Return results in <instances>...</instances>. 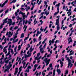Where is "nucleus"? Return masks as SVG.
Returning <instances> with one entry per match:
<instances>
[{
  "mask_svg": "<svg viewBox=\"0 0 76 76\" xmlns=\"http://www.w3.org/2000/svg\"><path fill=\"white\" fill-rule=\"evenodd\" d=\"M12 64H11V62L9 61V65L6 66L5 68L6 69L4 70V73H6V72H7L8 73H9V69H10V68L12 67Z\"/></svg>",
  "mask_w": 76,
  "mask_h": 76,
  "instance_id": "f257e3e1",
  "label": "nucleus"
},
{
  "mask_svg": "<svg viewBox=\"0 0 76 76\" xmlns=\"http://www.w3.org/2000/svg\"><path fill=\"white\" fill-rule=\"evenodd\" d=\"M67 55H66L65 56V58H66V60L68 61V67H69V66H70V67H72V66H73V64H71L72 62L71 61V60L70 59H69V57H67Z\"/></svg>",
  "mask_w": 76,
  "mask_h": 76,
  "instance_id": "f03ea898",
  "label": "nucleus"
},
{
  "mask_svg": "<svg viewBox=\"0 0 76 76\" xmlns=\"http://www.w3.org/2000/svg\"><path fill=\"white\" fill-rule=\"evenodd\" d=\"M11 47H12V45H9V47L8 48V50L9 51L8 52H9V53H10L11 52L12 55H13L14 54V52H13V49L11 48Z\"/></svg>",
  "mask_w": 76,
  "mask_h": 76,
  "instance_id": "7ed1b4c3",
  "label": "nucleus"
},
{
  "mask_svg": "<svg viewBox=\"0 0 76 76\" xmlns=\"http://www.w3.org/2000/svg\"><path fill=\"white\" fill-rule=\"evenodd\" d=\"M30 51L28 50L27 52V54H28V55H27L26 54H24V57L25 58H27V57H31V56L32 53H29Z\"/></svg>",
  "mask_w": 76,
  "mask_h": 76,
  "instance_id": "20e7f679",
  "label": "nucleus"
},
{
  "mask_svg": "<svg viewBox=\"0 0 76 76\" xmlns=\"http://www.w3.org/2000/svg\"><path fill=\"white\" fill-rule=\"evenodd\" d=\"M34 0H32V1L31 2V4L32 5V8H31V10H33L34 8V7H35V4H36V3L35 2L34 3H33V2H34Z\"/></svg>",
  "mask_w": 76,
  "mask_h": 76,
  "instance_id": "39448f33",
  "label": "nucleus"
},
{
  "mask_svg": "<svg viewBox=\"0 0 76 76\" xmlns=\"http://www.w3.org/2000/svg\"><path fill=\"white\" fill-rule=\"evenodd\" d=\"M12 40H13V42H12V43L13 44H14V43H15V42H17L18 40H19V39H17L16 40H15V41H14V39H13V38H10V41H12Z\"/></svg>",
  "mask_w": 76,
  "mask_h": 76,
  "instance_id": "423d86ee",
  "label": "nucleus"
},
{
  "mask_svg": "<svg viewBox=\"0 0 76 76\" xmlns=\"http://www.w3.org/2000/svg\"><path fill=\"white\" fill-rule=\"evenodd\" d=\"M20 14H21L23 16V19H25V18H27V16H26V15H25V13H23V12H20Z\"/></svg>",
  "mask_w": 76,
  "mask_h": 76,
  "instance_id": "0eeeda50",
  "label": "nucleus"
},
{
  "mask_svg": "<svg viewBox=\"0 0 76 76\" xmlns=\"http://www.w3.org/2000/svg\"><path fill=\"white\" fill-rule=\"evenodd\" d=\"M9 0H7L2 5H1V4H0V7H4V5H5L7 3V2H8V1Z\"/></svg>",
  "mask_w": 76,
  "mask_h": 76,
  "instance_id": "6e6552de",
  "label": "nucleus"
},
{
  "mask_svg": "<svg viewBox=\"0 0 76 76\" xmlns=\"http://www.w3.org/2000/svg\"><path fill=\"white\" fill-rule=\"evenodd\" d=\"M12 23V20L11 19H8V22L7 23V24H9V26H10Z\"/></svg>",
  "mask_w": 76,
  "mask_h": 76,
  "instance_id": "1a4fd4ad",
  "label": "nucleus"
},
{
  "mask_svg": "<svg viewBox=\"0 0 76 76\" xmlns=\"http://www.w3.org/2000/svg\"><path fill=\"white\" fill-rule=\"evenodd\" d=\"M22 66H21L19 68V71L17 75V76H19V74L20 73V72L22 71Z\"/></svg>",
  "mask_w": 76,
  "mask_h": 76,
  "instance_id": "9d476101",
  "label": "nucleus"
},
{
  "mask_svg": "<svg viewBox=\"0 0 76 76\" xmlns=\"http://www.w3.org/2000/svg\"><path fill=\"white\" fill-rule=\"evenodd\" d=\"M13 32H12H12L11 31H9V32L8 31H7L6 34V35L7 36V35H8V34H9V35H11V36H12L13 35Z\"/></svg>",
  "mask_w": 76,
  "mask_h": 76,
  "instance_id": "9b49d317",
  "label": "nucleus"
},
{
  "mask_svg": "<svg viewBox=\"0 0 76 76\" xmlns=\"http://www.w3.org/2000/svg\"><path fill=\"white\" fill-rule=\"evenodd\" d=\"M7 57H6L4 58V62H5L6 64H8L9 61V60H7Z\"/></svg>",
  "mask_w": 76,
  "mask_h": 76,
  "instance_id": "f8f14e48",
  "label": "nucleus"
},
{
  "mask_svg": "<svg viewBox=\"0 0 76 76\" xmlns=\"http://www.w3.org/2000/svg\"><path fill=\"white\" fill-rule=\"evenodd\" d=\"M60 61V63L61 64V67H63V62L61 61V60H58V61H57V63L59 62V61Z\"/></svg>",
  "mask_w": 76,
  "mask_h": 76,
  "instance_id": "ddd939ff",
  "label": "nucleus"
},
{
  "mask_svg": "<svg viewBox=\"0 0 76 76\" xmlns=\"http://www.w3.org/2000/svg\"><path fill=\"white\" fill-rule=\"evenodd\" d=\"M70 11H71V9H70L68 10V11L67 12V14H69H69L68 15V16H70V15H72V12Z\"/></svg>",
  "mask_w": 76,
  "mask_h": 76,
  "instance_id": "4468645a",
  "label": "nucleus"
},
{
  "mask_svg": "<svg viewBox=\"0 0 76 76\" xmlns=\"http://www.w3.org/2000/svg\"><path fill=\"white\" fill-rule=\"evenodd\" d=\"M76 0H75V1H72L71 3V4H72L73 6H75V7H76ZM75 4H76V5H75Z\"/></svg>",
  "mask_w": 76,
  "mask_h": 76,
  "instance_id": "2eb2a0df",
  "label": "nucleus"
},
{
  "mask_svg": "<svg viewBox=\"0 0 76 76\" xmlns=\"http://www.w3.org/2000/svg\"><path fill=\"white\" fill-rule=\"evenodd\" d=\"M71 38H72L71 37H69V39H68V43L69 44L70 42H72V41H73V40L72 39H71Z\"/></svg>",
  "mask_w": 76,
  "mask_h": 76,
  "instance_id": "dca6fc26",
  "label": "nucleus"
},
{
  "mask_svg": "<svg viewBox=\"0 0 76 76\" xmlns=\"http://www.w3.org/2000/svg\"><path fill=\"white\" fill-rule=\"evenodd\" d=\"M18 68H15V72L14 73V75H16L17 73H18Z\"/></svg>",
  "mask_w": 76,
  "mask_h": 76,
  "instance_id": "f3484780",
  "label": "nucleus"
},
{
  "mask_svg": "<svg viewBox=\"0 0 76 76\" xmlns=\"http://www.w3.org/2000/svg\"><path fill=\"white\" fill-rule=\"evenodd\" d=\"M41 58H42V56H40L39 58H38V57L37 56V57H36L35 58V59L37 60H39V59H41Z\"/></svg>",
  "mask_w": 76,
  "mask_h": 76,
  "instance_id": "a211bd4d",
  "label": "nucleus"
},
{
  "mask_svg": "<svg viewBox=\"0 0 76 76\" xmlns=\"http://www.w3.org/2000/svg\"><path fill=\"white\" fill-rule=\"evenodd\" d=\"M59 25V19H57L56 20V25Z\"/></svg>",
  "mask_w": 76,
  "mask_h": 76,
  "instance_id": "6ab92c4d",
  "label": "nucleus"
},
{
  "mask_svg": "<svg viewBox=\"0 0 76 76\" xmlns=\"http://www.w3.org/2000/svg\"><path fill=\"white\" fill-rule=\"evenodd\" d=\"M43 50L44 49L42 48L40 49V51L42 54H43V53H44V50Z\"/></svg>",
  "mask_w": 76,
  "mask_h": 76,
  "instance_id": "aec40b11",
  "label": "nucleus"
},
{
  "mask_svg": "<svg viewBox=\"0 0 76 76\" xmlns=\"http://www.w3.org/2000/svg\"><path fill=\"white\" fill-rule=\"evenodd\" d=\"M70 54H69V56H70L71 55H73V54H74V52L73 51V50H71L70 52Z\"/></svg>",
  "mask_w": 76,
  "mask_h": 76,
  "instance_id": "412c9836",
  "label": "nucleus"
},
{
  "mask_svg": "<svg viewBox=\"0 0 76 76\" xmlns=\"http://www.w3.org/2000/svg\"><path fill=\"white\" fill-rule=\"evenodd\" d=\"M22 44H22L20 45H19L18 46V51H19V50H20L21 48V47H22Z\"/></svg>",
  "mask_w": 76,
  "mask_h": 76,
  "instance_id": "4be33fe9",
  "label": "nucleus"
},
{
  "mask_svg": "<svg viewBox=\"0 0 76 76\" xmlns=\"http://www.w3.org/2000/svg\"><path fill=\"white\" fill-rule=\"evenodd\" d=\"M34 50V48H32V46H31L30 48V53L32 52V51H33Z\"/></svg>",
  "mask_w": 76,
  "mask_h": 76,
  "instance_id": "5701e85b",
  "label": "nucleus"
},
{
  "mask_svg": "<svg viewBox=\"0 0 76 76\" xmlns=\"http://www.w3.org/2000/svg\"><path fill=\"white\" fill-rule=\"evenodd\" d=\"M41 33V32L39 31H37L36 34V37H38L39 34H40Z\"/></svg>",
  "mask_w": 76,
  "mask_h": 76,
  "instance_id": "b1692460",
  "label": "nucleus"
},
{
  "mask_svg": "<svg viewBox=\"0 0 76 76\" xmlns=\"http://www.w3.org/2000/svg\"><path fill=\"white\" fill-rule=\"evenodd\" d=\"M42 34H41L40 36L39 37V41H41V39H42V38L41 37H42Z\"/></svg>",
  "mask_w": 76,
  "mask_h": 76,
  "instance_id": "393cba45",
  "label": "nucleus"
},
{
  "mask_svg": "<svg viewBox=\"0 0 76 76\" xmlns=\"http://www.w3.org/2000/svg\"><path fill=\"white\" fill-rule=\"evenodd\" d=\"M3 58H1L0 59V64H4V62H3Z\"/></svg>",
  "mask_w": 76,
  "mask_h": 76,
  "instance_id": "a878e982",
  "label": "nucleus"
},
{
  "mask_svg": "<svg viewBox=\"0 0 76 76\" xmlns=\"http://www.w3.org/2000/svg\"><path fill=\"white\" fill-rule=\"evenodd\" d=\"M4 42H2V45H4V44H5L6 43V38H5L4 39Z\"/></svg>",
  "mask_w": 76,
  "mask_h": 76,
  "instance_id": "bb28decb",
  "label": "nucleus"
},
{
  "mask_svg": "<svg viewBox=\"0 0 76 76\" xmlns=\"http://www.w3.org/2000/svg\"><path fill=\"white\" fill-rule=\"evenodd\" d=\"M69 73V71H68V70H66L65 71V73L64 76H66V75H67Z\"/></svg>",
  "mask_w": 76,
  "mask_h": 76,
  "instance_id": "cd10ccee",
  "label": "nucleus"
},
{
  "mask_svg": "<svg viewBox=\"0 0 76 76\" xmlns=\"http://www.w3.org/2000/svg\"><path fill=\"white\" fill-rule=\"evenodd\" d=\"M56 70L57 72H58V74H59L61 73V71H60V69H57Z\"/></svg>",
  "mask_w": 76,
  "mask_h": 76,
  "instance_id": "c85d7f7f",
  "label": "nucleus"
},
{
  "mask_svg": "<svg viewBox=\"0 0 76 76\" xmlns=\"http://www.w3.org/2000/svg\"><path fill=\"white\" fill-rule=\"evenodd\" d=\"M17 20H20V22H22V20H21L22 19V18H19V17H18L17 18Z\"/></svg>",
  "mask_w": 76,
  "mask_h": 76,
  "instance_id": "c756f323",
  "label": "nucleus"
},
{
  "mask_svg": "<svg viewBox=\"0 0 76 76\" xmlns=\"http://www.w3.org/2000/svg\"><path fill=\"white\" fill-rule=\"evenodd\" d=\"M44 61H45V63H47V61H48V58H45L44 59Z\"/></svg>",
  "mask_w": 76,
  "mask_h": 76,
  "instance_id": "7c9ffc66",
  "label": "nucleus"
},
{
  "mask_svg": "<svg viewBox=\"0 0 76 76\" xmlns=\"http://www.w3.org/2000/svg\"><path fill=\"white\" fill-rule=\"evenodd\" d=\"M16 1V0H13V1L10 3V4H11L12 3H15Z\"/></svg>",
  "mask_w": 76,
  "mask_h": 76,
  "instance_id": "2f4dec72",
  "label": "nucleus"
},
{
  "mask_svg": "<svg viewBox=\"0 0 76 76\" xmlns=\"http://www.w3.org/2000/svg\"><path fill=\"white\" fill-rule=\"evenodd\" d=\"M49 14V12H47V11H46L45 13V15H46V16H48Z\"/></svg>",
  "mask_w": 76,
  "mask_h": 76,
  "instance_id": "473e14b6",
  "label": "nucleus"
},
{
  "mask_svg": "<svg viewBox=\"0 0 76 76\" xmlns=\"http://www.w3.org/2000/svg\"><path fill=\"white\" fill-rule=\"evenodd\" d=\"M25 35V33H22L21 34L20 36V38H23L24 37V35Z\"/></svg>",
  "mask_w": 76,
  "mask_h": 76,
  "instance_id": "72a5a7b5",
  "label": "nucleus"
},
{
  "mask_svg": "<svg viewBox=\"0 0 76 76\" xmlns=\"http://www.w3.org/2000/svg\"><path fill=\"white\" fill-rule=\"evenodd\" d=\"M16 38H17V35H13V39H14V40H15V39H16Z\"/></svg>",
  "mask_w": 76,
  "mask_h": 76,
  "instance_id": "f704fd0d",
  "label": "nucleus"
},
{
  "mask_svg": "<svg viewBox=\"0 0 76 76\" xmlns=\"http://www.w3.org/2000/svg\"><path fill=\"white\" fill-rule=\"evenodd\" d=\"M54 40H55V38H54L52 39V41L51 40L52 44H53V43H54V42H55Z\"/></svg>",
  "mask_w": 76,
  "mask_h": 76,
  "instance_id": "c9c22d12",
  "label": "nucleus"
},
{
  "mask_svg": "<svg viewBox=\"0 0 76 76\" xmlns=\"http://www.w3.org/2000/svg\"><path fill=\"white\" fill-rule=\"evenodd\" d=\"M37 22L38 21H36V19H35L34 21V25H35V24H36V23H37Z\"/></svg>",
  "mask_w": 76,
  "mask_h": 76,
  "instance_id": "e433bc0d",
  "label": "nucleus"
},
{
  "mask_svg": "<svg viewBox=\"0 0 76 76\" xmlns=\"http://www.w3.org/2000/svg\"><path fill=\"white\" fill-rule=\"evenodd\" d=\"M57 30H58L60 29V27L59 26V25H57Z\"/></svg>",
  "mask_w": 76,
  "mask_h": 76,
  "instance_id": "4c0bfd02",
  "label": "nucleus"
},
{
  "mask_svg": "<svg viewBox=\"0 0 76 76\" xmlns=\"http://www.w3.org/2000/svg\"><path fill=\"white\" fill-rule=\"evenodd\" d=\"M53 75L54 76H55V75H56V69H54L53 70Z\"/></svg>",
  "mask_w": 76,
  "mask_h": 76,
  "instance_id": "58836bf2",
  "label": "nucleus"
},
{
  "mask_svg": "<svg viewBox=\"0 0 76 76\" xmlns=\"http://www.w3.org/2000/svg\"><path fill=\"white\" fill-rule=\"evenodd\" d=\"M12 29H13V27H11L10 28L9 30H10V31H11L12 32H13V30H12Z\"/></svg>",
  "mask_w": 76,
  "mask_h": 76,
  "instance_id": "ea45409f",
  "label": "nucleus"
},
{
  "mask_svg": "<svg viewBox=\"0 0 76 76\" xmlns=\"http://www.w3.org/2000/svg\"><path fill=\"white\" fill-rule=\"evenodd\" d=\"M67 7L66 6H66H64L63 7V9H67Z\"/></svg>",
  "mask_w": 76,
  "mask_h": 76,
  "instance_id": "a19ab883",
  "label": "nucleus"
},
{
  "mask_svg": "<svg viewBox=\"0 0 76 76\" xmlns=\"http://www.w3.org/2000/svg\"><path fill=\"white\" fill-rule=\"evenodd\" d=\"M38 65L37 64H35L34 66V68L37 69V67H38Z\"/></svg>",
  "mask_w": 76,
  "mask_h": 76,
  "instance_id": "79ce46f5",
  "label": "nucleus"
},
{
  "mask_svg": "<svg viewBox=\"0 0 76 76\" xmlns=\"http://www.w3.org/2000/svg\"><path fill=\"white\" fill-rule=\"evenodd\" d=\"M41 2H42V1L40 0L39 3L38 4V5H39L41 4Z\"/></svg>",
  "mask_w": 76,
  "mask_h": 76,
  "instance_id": "37998d69",
  "label": "nucleus"
},
{
  "mask_svg": "<svg viewBox=\"0 0 76 76\" xmlns=\"http://www.w3.org/2000/svg\"><path fill=\"white\" fill-rule=\"evenodd\" d=\"M22 63H23V66H25V64H26V62H24V61H23L22 62Z\"/></svg>",
  "mask_w": 76,
  "mask_h": 76,
  "instance_id": "c03bdc74",
  "label": "nucleus"
},
{
  "mask_svg": "<svg viewBox=\"0 0 76 76\" xmlns=\"http://www.w3.org/2000/svg\"><path fill=\"white\" fill-rule=\"evenodd\" d=\"M41 41L39 42V44H37L36 46H37V47H38V46L39 45H40V44H41Z\"/></svg>",
  "mask_w": 76,
  "mask_h": 76,
  "instance_id": "a18cd8bd",
  "label": "nucleus"
},
{
  "mask_svg": "<svg viewBox=\"0 0 76 76\" xmlns=\"http://www.w3.org/2000/svg\"><path fill=\"white\" fill-rule=\"evenodd\" d=\"M7 21H6V20H4L3 24H4V23H7Z\"/></svg>",
  "mask_w": 76,
  "mask_h": 76,
  "instance_id": "49530a36",
  "label": "nucleus"
},
{
  "mask_svg": "<svg viewBox=\"0 0 76 76\" xmlns=\"http://www.w3.org/2000/svg\"><path fill=\"white\" fill-rule=\"evenodd\" d=\"M17 48H18L17 46H16V47H15V48H14V52H16V49H17Z\"/></svg>",
  "mask_w": 76,
  "mask_h": 76,
  "instance_id": "de8ad7c7",
  "label": "nucleus"
},
{
  "mask_svg": "<svg viewBox=\"0 0 76 76\" xmlns=\"http://www.w3.org/2000/svg\"><path fill=\"white\" fill-rule=\"evenodd\" d=\"M60 3H59L58 4H57L56 5V7H59V6H60Z\"/></svg>",
  "mask_w": 76,
  "mask_h": 76,
  "instance_id": "09e8293b",
  "label": "nucleus"
},
{
  "mask_svg": "<svg viewBox=\"0 0 76 76\" xmlns=\"http://www.w3.org/2000/svg\"><path fill=\"white\" fill-rule=\"evenodd\" d=\"M32 69V67H31V66H28V67H27V69Z\"/></svg>",
  "mask_w": 76,
  "mask_h": 76,
  "instance_id": "8fccbe9b",
  "label": "nucleus"
},
{
  "mask_svg": "<svg viewBox=\"0 0 76 76\" xmlns=\"http://www.w3.org/2000/svg\"><path fill=\"white\" fill-rule=\"evenodd\" d=\"M4 25V24L3 23L1 25V26H0V28L1 29V28H3V26Z\"/></svg>",
  "mask_w": 76,
  "mask_h": 76,
  "instance_id": "3c124183",
  "label": "nucleus"
},
{
  "mask_svg": "<svg viewBox=\"0 0 76 76\" xmlns=\"http://www.w3.org/2000/svg\"><path fill=\"white\" fill-rule=\"evenodd\" d=\"M33 41H34V42H37V39L35 38H34L33 39Z\"/></svg>",
  "mask_w": 76,
  "mask_h": 76,
  "instance_id": "603ef678",
  "label": "nucleus"
},
{
  "mask_svg": "<svg viewBox=\"0 0 76 76\" xmlns=\"http://www.w3.org/2000/svg\"><path fill=\"white\" fill-rule=\"evenodd\" d=\"M67 26H65V27H63V30H65V29H67Z\"/></svg>",
  "mask_w": 76,
  "mask_h": 76,
  "instance_id": "864d4df0",
  "label": "nucleus"
},
{
  "mask_svg": "<svg viewBox=\"0 0 76 76\" xmlns=\"http://www.w3.org/2000/svg\"><path fill=\"white\" fill-rule=\"evenodd\" d=\"M9 12V10H7L5 11V14H6V13H8V12Z\"/></svg>",
  "mask_w": 76,
  "mask_h": 76,
  "instance_id": "5fc2aeb1",
  "label": "nucleus"
},
{
  "mask_svg": "<svg viewBox=\"0 0 76 76\" xmlns=\"http://www.w3.org/2000/svg\"><path fill=\"white\" fill-rule=\"evenodd\" d=\"M3 50V52L4 53V52H5L7 50V49H6L5 48H4Z\"/></svg>",
  "mask_w": 76,
  "mask_h": 76,
  "instance_id": "6e6d98bb",
  "label": "nucleus"
},
{
  "mask_svg": "<svg viewBox=\"0 0 76 76\" xmlns=\"http://www.w3.org/2000/svg\"><path fill=\"white\" fill-rule=\"evenodd\" d=\"M59 42V40H56L55 42V44H57V43Z\"/></svg>",
  "mask_w": 76,
  "mask_h": 76,
  "instance_id": "4d7b16f0",
  "label": "nucleus"
},
{
  "mask_svg": "<svg viewBox=\"0 0 76 76\" xmlns=\"http://www.w3.org/2000/svg\"><path fill=\"white\" fill-rule=\"evenodd\" d=\"M47 40V39H45L42 42V44H44L45 42V41Z\"/></svg>",
  "mask_w": 76,
  "mask_h": 76,
  "instance_id": "13d9d810",
  "label": "nucleus"
},
{
  "mask_svg": "<svg viewBox=\"0 0 76 76\" xmlns=\"http://www.w3.org/2000/svg\"><path fill=\"white\" fill-rule=\"evenodd\" d=\"M18 26H16L14 28V29H15V30H16V29H18Z\"/></svg>",
  "mask_w": 76,
  "mask_h": 76,
  "instance_id": "bf43d9fd",
  "label": "nucleus"
},
{
  "mask_svg": "<svg viewBox=\"0 0 76 76\" xmlns=\"http://www.w3.org/2000/svg\"><path fill=\"white\" fill-rule=\"evenodd\" d=\"M39 22H41V25H42V23H43V21H42V20H40L39 21Z\"/></svg>",
  "mask_w": 76,
  "mask_h": 76,
  "instance_id": "052dcab7",
  "label": "nucleus"
},
{
  "mask_svg": "<svg viewBox=\"0 0 76 76\" xmlns=\"http://www.w3.org/2000/svg\"><path fill=\"white\" fill-rule=\"evenodd\" d=\"M28 64H29L28 62L27 63V64H26V66L24 67V69H25V68H26V67H27V66H28Z\"/></svg>",
  "mask_w": 76,
  "mask_h": 76,
  "instance_id": "680f3d73",
  "label": "nucleus"
},
{
  "mask_svg": "<svg viewBox=\"0 0 76 76\" xmlns=\"http://www.w3.org/2000/svg\"><path fill=\"white\" fill-rule=\"evenodd\" d=\"M51 40H50L49 41V43H50L49 45H51Z\"/></svg>",
  "mask_w": 76,
  "mask_h": 76,
  "instance_id": "e2e57ef3",
  "label": "nucleus"
},
{
  "mask_svg": "<svg viewBox=\"0 0 76 76\" xmlns=\"http://www.w3.org/2000/svg\"><path fill=\"white\" fill-rule=\"evenodd\" d=\"M44 71L42 72V75H43V76H45V73H44Z\"/></svg>",
  "mask_w": 76,
  "mask_h": 76,
  "instance_id": "0e129e2a",
  "label": "nucleus"
},
{
  "mask_svg": "<svg viewBox=\"0 0 76 76\" xmlns=\"http://www.w3.org/2000/svg\"><path fill=\"white\" fill-rule=\"evenodd\" d=\"M46 66H48V64H49V63H50V62H49V61H47V62H46Z\"/></svg>",
  "mask_w": 76,
  "mask_h": 76,
  "instance_id": "69168bd1",
  "label": "nucleus"
},
{
  "mask_svg": "<svg viewBox=\"0 0 76 76\" xmlns=\"http://www.w3.org/2000/svg\"><path fill=\"white\" fill-rule=\"evenodd\" d=\"M27 47H28V48H29L30 47H31V45L30 44H28L27 45Z\"/></svg>",
  "mask_w": 76,
  "mask_h": 76,
  "instance_id": "338daca9",
  "label": "nucleus"
},
{
  "mask_svg": "<svg viewBox=\"0 0 76 76\" xmlns=\"http://www.w3.org/2000/svg\"><path fill=\"white\" fill-rule=\"evenodd\" d=\"M49 67H52V64H50Z\"/></svg>",
  "mask_w": 76,
  "mask_h": 76,
  "instance_id": "774afa93",
  "label": "nucleus"
}]
</instances>
